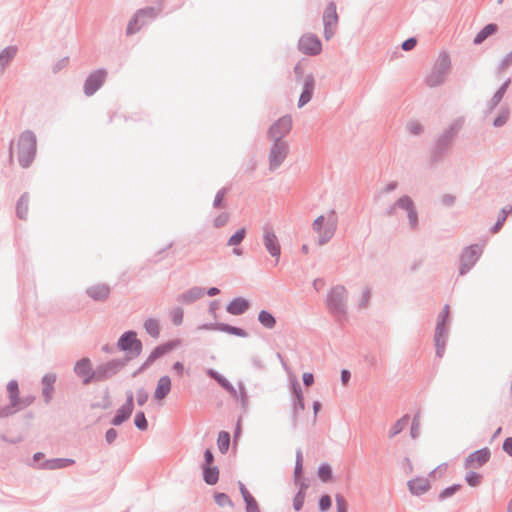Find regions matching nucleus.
Returning <instances> with one entry per match:
<instances>
[{
    "mask_svg": "<svg viewBox=\"0 0 512 512\" xmlns=\"http://www.w3.org/2000/svg\"><path fill=\"white\" fill-rule=\"evenodd\" d=\"M36 151V139L31 132H24L11 146V156H16L22 167H28Z\"/></svg>",
    "mask_w": 512,
    "mask_h": 512,
    "instance_id": "f257e3e1",
    "label": "nucleus"
},
{
    "mask_svg": "<svg viewBox=\"0 0 512 512\" xmlns=\"http://www.w3.org/2000/svg\"><path fill=\"white\" fill-rule=\"evenodd\" d=\"M337 222L338 217L333 210L321 214L314 220L312 228L318 237L319 244H325L333 237Z\"/></svg>",
    "mask_w": 512,
    "mask_h": 512,
    "instance_id": "f03ea898",
    "label": "nucleus"
},
{
    "mask_svg": "<svg viewBox=\"0 0 512 512\" xmlns=\"http://www.w3.org/2000/svg\"><path fill=\"white\" fill-rule=\"evenodd\" d=\"M347 290L342 285L334 286L326 298V306L329 312L340 321L347 314Z\"/></svg>",
    "mask_w": 512,
    "mask_h": 512,
    "instance_id": "7ed1b4c3",
    "label": "nucleus"
},
{
    "mask_svg": "<svg viewBox=\"0 0 512 512\" xmlns=\"http://www.w3.org/2000/svg\"><path fill=\"white\" fill-rule=\"evenodd\" d=\"M449 305L446 304L440 314L438 315L435 334H434V343L436 347V356L442 358L445 353L446 342L449 334V329L447 327L449 323Z\"/></svg>",
    "mask_w": 512,
    "mask_h": 512,
    "instance_id": "20e7f679",
    "label": "nucleus"
},
{
    "mask_svg": "<svg viewBox=\"0 0 512 512\" xmlns=\"http://www.w3.org/2000/svg\"><path fill=\"white\" fill-rule=\"evenodd\" d=\"M129 358L112 359L97 365L95 368V382H104L117 375L127 364Z\"/></svg>",
    "mask_w": 512,
    "mask_h": 512,
    "instance_id": "39448f33",
    "label": "nucleus"
},
{
    "mask_svg": "<svg viewBox=\"0 0 512 512\" xmlns=\"http://www.w3.org/2000/svg\"><path fill=\"white\" fill-rule=\"evenodd\" d=\"M117 347L119 350L127 352L130 356L129 360L131 358L137 357L142 352V342L137 338V334L133 330H129L124 332L117 342Z\"/></svg>",
    "mask_w": 512,
    "mask_h": 512,
    "instance_id": "423d86ee",
    "label": "nucleus"
},
{
    "mask_svg": "<svg viewBox=\"0 0 512 512\" xmlns=\"http://www.w3.org/2000/svg\"><path fill=\"white\" fill-rule=\"evenodd\" d=\"M75 375L81 379L83 385H89L95 382V369L90 358L83 357L79 359L73 367Z\"/></svg>",
    "mask_w": 512,
    "mask_h": 512,
    "instance_id": "0eeeda50",
    "label": "nucleus"
},
{
    "mask_svg": "<svg viewBox=\"0 0 512 512\" xmlns=\"http://www.w3.org/2000/svg\"><path fill=\"white\" fill-rule=\"evenodd\" d=\"M157 14V10L153 7H147L139 10L129 22L127 33H136L142 26L146 25L149 20L154 19Z\"/></svg>",
    "mask_w": 512,
    "mask_h": 512,
    "instance_id": "6e6552de",
    "label": "nucleus"
},
{
    "mask_svg": "<svg viewBox=\"0 0 512 512\" xmlns=\"http://www.w3.org/2000/svg\"><path fill=\"white\" fill-rule=\"evenodd\" d=\"M491 458V451L488 447L481 448L470 453L465 459L463 466L468 469L470 467L480 468L484 466Z\"/></svg>",
    "mask_w": 512,
    "mask_h": 512,
    "instance_id": "1a4fd4ad",
    "label": "nucleus"
},
{
    "mask_svg": "<svg viewBox=\"0 0 512 512\" xmlns=\"http://www.w3.org/2000/svg\"><path fill=\"white\" fill-rule=\"evenodd\" d=\"M323 22H324V36L327 40H329L335 34L336 26L338 24V15H337V11H336V6L333 3H330L325 8Z\"/></svg>",
    "mask_w": 512,
    "mask_h": 512,
    "instance_id": "9d476101",
    "label": "nucleus"
},
{
    "mask_svg": "<svg viewBox=\"0 0 512 512\" xmlns=\"http://www.w3.org/2000/svg\"><path fill=\"white\" fill-rule=\"evenodd\" d=\"M292 128V118L290 116H283L278 119L269 129V136L275 141H280L285 137Z\"/></svg>",
    "mask_w": 512,
    "mask_h": 512,
    "instance_id": "9b49d317",
    "label": "nucleus"
},
{
    "mask_svg": "<svg viewBox=\"0 0 512 512\" xmlns=\"http://www.w3.org/2000/svg\"><path fill=\"white\" fill-rule=\"evenodd\" d=\"M397 206L407 211L410 225L412 227H415L417 224V212L415 210V206L412 199L408 196H402L401 198H399L396 204L393 207H391L389 211L390 215L395 214V209Z\"/></svg>",
    "mask_w": 512,
    "mask_h": 512,
    "instance_id": "f8f14e48",
    "label": "nucleus"
},
{
    "mask_svg": "<svg viewBox=\"0 0 512 512\" xmlns=\"http://www.w3.org/2000/svg\"><path fill=\"white\" fill-rule=\"evenodd\" d=\"M299 49L305 54L316 55L321 52L322 44L316 36L307 34L299 40Z\"/></svg>",
    "mask_w": 512,
    "mask_h": 512,
    "instance_id": "ddd939ff",
    "label": "nucleus"
},
{
    "mask_svg": "<svg viewBox=\"0 0 512 512\" xmlns=\"http://www.w3.org/2000/svg\"><path fill=\"white\" fill-rule=\"evenodd\" d=\"M288 145L282 141H275L269 154V162L272 168L278 167L286 158Z\"/></svg>",
    "mask_w": 512,
    "mask_h": 512,
    "instance_id": "4468645a",
    "label": "nucleus"
},
{
    "mask_svg": "<svg viewBox=\"0 0 512 512\" xmlns=\"http://www.w3.org/2000/svg\"><path fill=\"white\" fill-rule=\"evenodd\" d=\"M180 345V340H171L164 344L156 346L148 358L145 360L146 365L150 366L154 361H156L158 358L164 356L165 354L172 351L174 348Z\"/></svg>",
    "mask_w": 512,
    "mask_h": 512,
    "instance_id": "2eb2a0df",
    "label": "nucleus"
},
{
    "mask_svg": "<svg viewBox=\"0 0 512 512\" xmlns=\"http://www.w3.org/2000/svg\"><path fill=\"white\" fill-rule=\"evenodd\" d=\"M106 73L104 71H96L92 73L86 80L84 91L85 94L90 96L96 92L105 80Z\"/></svg>",
    "mask_w": 512,
    "mask_h": 512,
    "instance_id": "dca6fc26",
    "label": "nucleus"
},
{
    "mask_svg": "<svg viewBox=\"0 0 512 512\" xmlns=\"http://www.w3.org/2000/svg\"><path fill=\"white\" fill-rule=\"evenodd\" d=\"M449 70V64L447 61H442L437 68H435L430 75L427 77V83L429 86L434 87L441 84Z\"/></svg>",
    "mask_w": 512,
    "mask_h": 512,
    "instance_id": "f3484780",
    "label": "nucleus"
},
{
    "mask_svg": "<svg viewBox=\"0 0 512 512\" xmlns=\"http://www.w3.org/2000/svg\"><path fill=\"white\" fill-rule=\"evenodd\" d=\"M57 376L54 373H47L42 377V395L46 404L50 403L53 397L54 384Z\"/></svg>",
    "mask_w": 512,
    "mask_h": 512,
    "instance_id": "a211bd4d",
    "label": "nucleus"
},
{
    "mask_svg": "<svg viewBox=\"0 0 512 512\" xmlns=\"http://www.w3.org/2000/svg\"><path fill=\"white\" fill-rule=\"evenodd\" d=\"M110 287L106 284H96L86 289V294L94 301L104 302L110 295Z\"/></svg>",
    "mask_w": 512,
    "mask_h": 512,
    "instance_id": "6ab92c4d",
    "label": "nucleus"
},
{
    "mask_svg": "<svg viewBox=\"0 0 512 512\" xmlns=\"http://www.w3.org/2000/svg\"><path fill=\"white\" fill-rule=\"evenodd\" d=\"M408 489L412 495L420 496L426 493L430 488V482L427 478L416 477L407 482Z\"/></svg>",
    "mask_w": 512,
    "mask_h": 512,
    "instance_id": "aec40b11",
    "label": "nucleus"
},
{
    "mask_svg": "<svg viewBox=\"0 0 512 512\" xmlns=\"http://www.w3.org/2000/svg\"><path fill=\"white\" fill-rule=\"evenodd\" d=\"M74 463L75 461L70 458H53L39 463L38 468L43 470H58L72 466Z\"/></svg>",
    "mask_w": 512,
    "mask_h": 512,
    "instance_id": "412c9836",
    "label": "nucleus"
},
{
    "mask_svg": "<svg viewBox=\"0 0 512 512\" xmlns=\"http://www.w3.org/2000/svg\"><path fill=\"white\" fill-rule=\"evenodd\" d=\"M250 307V302L243 297L233 298L226 306V311L235 316L244 314Z\"/></svg>",
    "mask_w": 512,
    "mask_h": 512,
    "instance_id": "4be33fe9",
    "label": "nucleus"
},
{
    "mask_svg": "<svg viewBox=\"0 0 512 512\" xmlns=\"http://www.w3.org/2000/svg\"><path fill=\"white\" fill-rule=\"evenodd\" d=\"M292 391H293V394L295 397L294 404H293V418L295 421L297 418L298 412L305 409L302 389H301L300 384L296 380L294 382H292Z\"/></svg>",
    "mask_w": 512,
    "mask_h": 512,
    "instance_id": "5701e85b",
    "label": "nucleus"
},
{
    "mask_svg": "<svg viewBox=\"0 0 512 512\" xmlns=\"http://www.w3.org/2000/svg\"><path fill=\"white\" fill-rule=\"evenodd\" d=\"M205 294V289L201 287L194 286L189 290L180 294L177 298V301L183 304H191L197 299L201 298Z\"/></svg>",
    "mask_w": 512,
    "mask_h": 512,
    "instance_id": "b1692460",
    "label": "nucleus"
},
{
    "mask_svg": "<svg viewBox=\"0 0 512 512\" xmlns=\"http://www.w3.org/2000/svg\"><path fill=\"white\" fill-rule=\"evenodd\" d=\"M171 390V379L165 375L160 377L157 382L156 389L154 391V398L156 400H163L169 394Z\"/></svg>",
    "mask_w": 512,
    "mask_h": 512,
    "instance_id": "393cba45",
    "label": "nucleus"
},
{
    "mask_svg": "<svg viewBox=\"0 0 512 512\" xmlns=\"http://www.w3.org/2000/svg\"><path fill=\"white\" fill-rule=\"evenodd\" d=\"M239 490L246 505V512H260L257 501L242 482H239Z\"/></svg>",
    "mask_w": 512,
    "mask_h": 512,
    "instance_id": "a878e982",
    "label": "nucleus"
},
{
    "mask_svg": "<svg viewBox=\"0 0 512 512\" xmlns=\"http://www.w3.org/2000/svg\"><path fill=\"white\" fill-rule=\"evenodd\" d=\"M315 81L312 75H308L304 81V90L300 95L298 106L303 107L307 104L312 97V93L314 90Z\"/></svg>",
    "mask_w": 512,
    "mask_h": 512,
    "instance_id": "bb28decb",
    "label": "nucleus"
},
{
    "mask_svg": "<svg viewBox=\"0 0 512 512\" xmlns=\"http://www.w3.org/2000/svg\"><path fill=\"white\" fill-rule=\"evenodd\" d=\"M264 245L271 256H279L281 253L280 245L276 235L272 232L264 234Z\"/></svg>",
    "mask_w": 512,
    "mask_h": 512,
    "instance_id": "cd10ccee",
    "label": "nucleus"
},
{
    "mask_svg": "<svg viewBox=\"0 0 512 512\" xmlns=\"http://www.w3.org/2000/svg\"><path fill=\"white\" fill-rule=\"evenodd\" d=\"M259 323L266 329H274L277 321L275 316L268 310H261L258 313Z\"/></svg>",
    "mask_w": 512,
    "mask_h": 512,
    "instance_id": "c85d7f7f",
    "label": "nucleus"
},
{
    "mask_svg": "<svg viewBox=\"0 0 512 512\" xmlns=\"http://www.w3.org/2000/svg\"><path fill=\"white\" fill-rule=\"evenodd\" d=\"M203 479L208 485H215L219 480V469L217 466L202 467Z\"/></svg>",
    "mask_w": 512,
    "mask_h": 512,
    "instance_id": "c756f323",
    "label": "nucleus"
},
{
    "mask_svg": "<svg viewBox=\"0 0 512 512\" xmlns=\"http://www.w3.org/2000/svg\"><path fill=\"white\" fill-rule=\"evenodd\" d=\"M7 391L9 394V400L12 406L20 405V397H19V386L16 380H11L7 384Z\"/></svg>",
    "mask_w": 512,
    "mask_h": 512,
    "instance_id": "7c9ffc66",
    "label": "nucleus"
},
{
    "mask_svg": "<svg viewBox=\"0 0 512 512\" xmlns=\"http://www.w3.org/2000/svg\"><path fill=\"white\" fill-rule=\"evenodd\" d=\"M498 30L496 24H488L486 25L474 38V44H481L485 39L489 36L495 34Z\"/></svg>",
    "mask_w": 512,
    "mask_h": 512,
    "instance_id": "2f4dec72",
    "label": "nucleus"
},
{
    "mask_svg": "<svg viewBox=\"0 0 512 512\" xmlns=\"http://www.w3.org/2000/svg\"><path fill=\"white\" fill-rule=\"evenodd\" d=\"M144 329L147 334H149L152 338L157 339L160 336V325L159 321L154 318H148L144 322Z\"/></svg>",
    "mask_w": 512,
    "mask_h": 512,
    "instance_id": "473e14b6",
    "label": "nucleus"
},
{
    "mask_svg": "<svg viewBox=\"0 0 512 512\" xmlns=\"http://www.w3.org/2000/svg\"><path fill=\"white\" fill-rule=\"evenodd\" d=\"M409 419L410 416L408 414H405L398 419L389 431V438H394L396 435L401 433L408 424Z\"/></svg>",
    "mask_w": 512,
    "mask_h": 512,
    "instance_id": "72a5a7b5",
    "label": "nucleus"
},
{
    "mask_svg": "<svg viewBox=\"0 0 512 512\" xmlns=\"http://www.w3.org/2000/svg\"><path fill=\"white\" fill-rule=\"evenodd\" d=\"M303 474V453L299 448L296 450V459H295V467H294V480L295 483L301 480Z\"/></svg>",
    "mask_w": 512,
    "mask_h": 512,
    "instance_id": "f704fd0d",
    "label": "nucleus"
},
{
    "mask_svg": "<svg viewBox=\"0 0 512 512\" xmlns=\"http://www.w3.org/2000/svg\"><path fill=\"white\" fill-rule=\"evenodd\" d=\"M317 475L322 482H330L333 478L332 467L328 463L320 464L317 470Z\"/></svg>",
    "mask_w": 512,
    "mask_h": 512,
    "instance_id": "c9c22d12",
    "label": "nucleus"
},
{
    "mask_svg": "<svg viewBox=\"0 0 512 512\" xmlns=\"http://www.w3.org/2000/svg\"><path fill=\"white\" fill-rule=\"evenodd\" d=\"M132 413L129 412L128 410L120 407L114 417L111 419L110 423L113 425V426H120L121 424H123L125 421H127L130 417H131Z\"/></svg>",
    "mask_w": 512,
    "mask_h": 512,
    "instance_id": "e433bc0d",
    "label": "nucleus"
},
{
    "mask_svg": "<svg viewBox=\"0 0 512 512\" xmlns=\"http://www.w3.org/2000/svg\"><path fill=\"white\" fill-rule=\"evenodd\" d=\"M218 449L222 454H225L230 446V434L226 431H221L217 439Z\"/></svg>",
    "mask_w": 512,
    "mask_h": 512,
    "instance_id": "4c0bfd02",
    "label": "nucleus"
},
{
    "mask_svg": "<svg viewBox=\"0 0 512 512\" xmlns=\"http://www.w3.org/2000/svg\"><path fill=\"white\" fill-rule=\"evenodd\" d=\"M221 328H222V332H225V333L237 336V337H242V338L248 337L247 331L244 330L243 328L232 326L227 323H223Z\"/></svg>",
    "mask_w": 512,
    "mask_h": 512,
    "instance_id": "58836bf2",
    "label": "nucleus"
},
{
    "mask_svg": "<svg viewBox=\"0 0 512 512\" xmlns=\"http://www.w3.org/2000/svg\"><path fill=\"white\" fill-rule=\"evenodd\" d=\"M29 199L23 195L17 203V214L20 218L26 219L28 215Z\"/></svg>",
    "mask_w": 512,
    "mask_h": 512,
    "instance_id": "ea45409f",
    "label": "nucleus"
},
{
    "mask_svg": "<svg viewBox=\"0 0 512 512\" xmlns=\"http://www.w3.org/2000/svg\"><path fill=\"white\" fill-rule=\"evenodd\" d=\"M462 488L461 484H453L449 487L443 489L438 495V500L443 501L451 496H453L456 492H458Z\"/></svg>",
    "mask_w": 512,
    "mask_h": 512,
    "instance_id": "a19ab883",
    "label": "nucleus"
},
{
    "mask_svg": "<svg viewBox=\"0 0 512 512\" xmlns=\"http://www.w3.org/2000/svg\"><path fill=\"white\" fill-rule=\"evenodd\" d=\"M478 258H461L459 275L463 276L470 271L476 264Z\"/></svg>",
    "mask_w": 512,
    "mask_h": 512,
    "instance_id": "79ce46f5",
    "label": "nucleus"
},
{
    "mask_svg": "<svg viewBox=\"0 0 512 512\" xmlns=\"http://www.w3.org/2000/svg\"><path fill=\"white\" fill-rule=\"evenodd\" d=\"M238 388H239L238 401H240L241 408L245 412L248 408V395H247L245 385L242 381L238 382Z\"/></svg>",
    "mask_w": 512,
    "mask_h": 512,
    "instance_id": "37998d69",
    "label": "nucleus"
},
{
    "mask_svg": "<svg viewBox=\"0 0 512 512\" xmlns=\"http://www.w3.org/2000/svg\"><path fill=\"white\" fill-rule=\"evenodd\" d=\"M134 424L140 431H145L148 428V421L143 411H138L135 414Z\"/></svg>",
    "mask_w": 512,
    "mask_h": 512,
    "instance_id": "c03bdc74",
    "label": "nucleus"
},
{
    "mask_svg": "<svg viewBox=\"0 0 512 512\" xmlns=\"http://www.w3.org/2000/svg\"><path fill=\"white\" fill-rule=\"evenodd\" d=\"M15 48H7L0 54V66L4 68L15 56Z\"/></svg>",
    "mask_w": 512,
    "mask_h": 512,
    "instance_id": "a18cd8bd",
    "label": "nucleus"
},
{
    "mask_svg": "<svg viewBox=\"0 0 512 512\" xmlns=\"http://www.w3.org/2000/svg\"><path fill=\"white\" fill-rule=\"evenodd\" d=\"M420 434V412H417L411 423L410 436L412 439H416Z\"/></svg>",
    "mask_w": 512,
    "mask_h": 512,
    "instance_id": "49530a36",
    "label": "nucleus"
},
{
    "mask_svg": "<svg viewBox=\"0 0 512 512\" xmlns=\"http://www.w3.org/2000/svg\"><path fill=\"white\" fill-rule=\"evenodd\" d=\"M482 479V475L475 472V471H469L466 476L465 480L467 484L471 487H477L480 485Z\"/></svg>",
    "mask_w": 512,
    "mask_h": 512,
    "instance_id": "de8ad7c7",
    "label": "nucleus"
},
{
    "mask_svg": "<svg viewBox=\"0 0 512 512\" xmlns=\"http://www.w3.org/2000/svg\"><path fill=\"white\" fill-rule=\"evenodd\" d=\"M207 375L213 380H215L223 389L229 384L228 379H226L222 374H220L216 370L209 369L207 371Z\"/></svg>",
    "mask_w": 512,
    "mask_h": 512,
    "instance_id": "09e8293b",
    "label": "nucleus"
},
{
    "mask_svg": "<svg viewBox=\"0 0 512 512\" xmlns=\"http://www.w3.org/2000/svg\"><path fill=\"white\" fill-rule=\"evenodd\" d=\"M214 500L220 507H224L226 505L233 507V502L226 493H215Z\"/></svg>",
    "mask_w": 512,
    "mask_h": 512,
    "instance_id": "8fccbe9b",
    "label": "nucleus"
},
{
    "mask_svg": "<svg viewBox=\"0 0 512 512\" xmlns=\"http://www.w3.org/2000/svg\"><path fill=\"white\" fill-rule=\"evenodd\" d=\"M183 309L181 307H175L171 311V321L174 325L179 326L183 322Z\"/></svg>",
    "mask_w": 512,
    "mask_h": 512,
    "instance_id": "3c124183",
    "label": "nucleus"
},
{
    "mask_svg": "<svg viewBox=\"0 0 512 512\" xmlns=\"http://www.w3.org/2000/svg\"><path fill=\"white\" fill-rule=\"evenodd\" d=\"M246 231L244 228L238 230L234 235H232L228 240L229 246H236L244 239Z\"/></svg>",
    "mask_w": 512,
    "mask_h": 512,
    "instance_id": "603ef678",
    "label": "nucleus"
},
{
    "mask_svg": "<svg viewBox=\"0 0 512 512\" xmlns=\"http://www.w3.org/2000/svg\"><path fill=\"white\" fill-rule=\"evenodd\" d=\"M319 510L321 512L328 511L332 506V499L328 494L322 495L319 499Z\"/></svg>",
    "mask_w": 512,
    "mask_h": 512,
    "instance_id": "864d4df0",
    "label": "nucleus"
},
{
    "mask_svg": "<svg viewBox=\"0 0 512 512\" xmlns=\"http://www.w3.org/2000/svg\"><path fill=\"white\" fill-rule=\"evenodd\" d=\"M509 84H510V80L505 81V83L501 86V88L495 93V95L492 99L494 105H497L502 100Z\"/></svg>",
    "mask_w": 512,
    "mask_h": 512,
    "instance_id": "5fc2aeb1",
    "label": "nucleus"
},
{
    "mask_svg": "<svg viewBox=\"0 0 512 512\" xmlns=\"http://www.w3.org/2000/svg\"><path fill=\"white\" fill-rule=\"evenodd\" d=\"M509 84H510V80L505 81V83L501 86V88L495 93V95L492 99L494 105H497L502 100Z\"/></svg>",
    "mask_w": 512,
    "mask_h": 512,
    "instance_id": "6e6d98bb",
    "label": "nucleus"
},
{
    "mask_svg": "<svg viewBox=\"0 0 512 512\" xmlns=\"http://www.w3.org/2000/svg\"><path fill=\"white\" fill-rule=\"evenodd\" d=\"M122 408L128 410L133 413L134 410V394L131 390L126 392V400L125 403L121 406Z\"/></svg>",
    "mask_w": 512,
    "mask_h": 512,
    "instance_id": "4d7b16f0",
    "label": "nucleus"
},
{
    "mask_svg": "<svg viewBox=\"0 0 512 512\" xmlns=\"http://www.w3.org/2000/svg\"><path fill=\"white\" fill-rule=\"evenodd\" d=\"M149 398L148 392L144 388H138L136 391V400L139 406H143Z\"/></svg>",
    "mask_w": 512,
    "mask_h": 512,
    "instance_id": "13d9d810",
    "label": "nucleus"
},
{
    "mask_svg": "<svg viewBox=\"0 0 512 512\" xmlns=\"http://www.w3.org/2000/svg\"><path fill=\"white\" fill-rule=\"evenodd\" d=\"M305 495L302 491H298L293 499V508L295 511H300L303 507Z\"/></svg>",
    "mask_w": 512,
    "mask_h": 512,
    "instance_id": "bf43d9fd",
    "label": "nucleus"
},
{
    "mask_svg": "<svg viewBox=\"0 0 512 512\" xmlns=\"http://www.w3.org/2000/svg\"><path fill=\"white\" fill-rule=\"evenodd\" d=\"M16 408L17 406H12L11 403L3 407H0V418H6L15 414L17 412Z\"/></svg>",
    "mask_w": 512,
    "mask_h": 512,
    "instance_id": "052dcab7",
    "label": "nucleus"
},
{
    "mask_svg": "<svg viewBox=\"0 0 512 512\" xmlns=\"http://www.w3.org/2000/svg\"><path fill=\"white\" fill-rule=\"evenodd\" d=\"M335 500L337 512H347L348 504L345 498L341 494H336Z\"/></svg>",
    "mask_w": 512,
    "mask_h": 512,
    "instance_id": "680f3d73",
    "label": "nucleus"
},
{
    "mask_svg": "<svg viewBox=\"0 0 512 512\" xmlns=\"http://www.w3.org/2000/svg\"><path fill=\"white\" fill-rule=\"evenodd\" d=\"M370 298H371V291H370V288H369V287H366V288L363 290L362 297H361V301H360V303H359V308H360V309L366 308V307L368 306V304H369Z\"/></svg>",
    "mask_w": 512,
    "mask_h": 512,
    "instance_id": "e2e57ef3",
    "label": "nucleus"
},
{
    "mask_svg": "<svg viewBox=\"0 0 512 512\" xmlns=\"http://www.w3.org/2000/svg\"><path fill=\"white\" fill-rule=\"evenodd\" d=\"M214 463V454L211 449H206L204 451V461L201 467L213 466Z\"/></svg>",
    "mask_w": 512,
    "mask_h": 512,
    "instance_id": "0e129e2a",
    "label": "nucleus"
},
{
    "mask_svg": "<svg viewBox=\"0 0 512 512\" xmlns=\"http://www.w3.org/2000/svg\"><path fill=\"white\" fill-rule=\"evenodd\" d=\"M118 436L115 428H109L105 433V441L108 445H112Z\"/></svg>",
    "mask_w": 512,
    "mask_h": 512,
    "instance_id": "69168bd1",
    "label": "nucleus"
},
{
    "mask_svg": "<svg viewBox=\"0 0 512 512\" xmlns=\"http://www.w3.org/2000/svg\"><path fill=\"white\" fill-rule=\"evenodd\" d=\"M34 401H35V396H33V395L23 396L22 398H20V405L16 408L17 411L19 409H23V408L30 406Z\"/></svg>",
    "mask_w": 512,
    "mask_h": 512,
    "instance_id": "338daca9",
    "label": "nucleus"
},
{
    "mask_svg": "<svg viewBox=\"0 0 512 512\" xmlns=\"http://www.w3.org/2000/svg\"><path fill=\"white\" fill-rule=\"evenodd\" d=\"M503 450L512 457V437H507L502 446Z\"/></svg>",
    "mask_w": 512,
    "mask_h": 512,
    "instance_id": "774afa93",
    "label": "nucleus"
}]
</instances>
